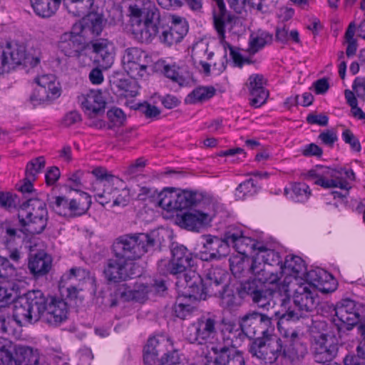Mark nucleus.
I'll return each mask as SVG.
<instances>
[{
  "label": "nucleus",
  "instance_id": "6e6552de",
  "mask_svg": "<svg viewBox=\"0 0 365 365\" xmlns=\"http://www.w3.org/2000/svg\"><path fill=\"white\" fill-rule=\"evenodd\" d=\"M18 218L21 227L26 233H41L47 225L48 212L46 203L38 198L28 199L21 205Z\"/></svg>",
  "mask_w": 365,
  "mask_h": 365
},
{
  "label": "nucleus",
  "instance_id": "ea45409f",
  "mask_svg": "<svg viewBox=\"0 0 365 365\" xmlns=\"http://www.w3.org/2000/svg\"><path fill=\"white\" fill-rule=\"evenodd\" d=\"M215 93V89L212 86H200L188 94L185 101L191 104L202 103L211 98Z\"/></svg>",
  "mask_w": 365,
  "mask_h": 365
},
{
  "label": "nucleus",
  "instance_id": "7ed1b4c3",
  "mask_svg": "<svg viewBox=\"0 0 365 365\" xmlns=\"http://www.w3.org/2000/svg\"><path fill=\"white\" fill-rule=\"evenodd\" d=\"M128 11L134 38L140 43H150L159 32L161 21L155 3L150 0L138 1L136 4H129Z\"/></svg>",
  "mask_w": 365,
  "mask_h": 365
},
{
  "label": "nucleus",
  "instance_id": "412c9836",
  "mask_svg": "<svg viewBox=\"0 0 365 365\" xmlns=\"http://www.w3.org/2000/svg\"><path fill=\"white\" fill-rule=\"evenodd\" d=\"M78 101L85 113L94 118L104 113L106 99L99 90H91L78 97Z\"/></svg>",
  "mask_w": 365,
  "mask_h": 365
},
{
  "label": "nucleus",
  "instance_id": "5701e85b",
  "mask_svg": "<svg viewBox=\"0 0 365 365\" xmlns=\"http://www.w3.org/2000/svg\"><path fill=\"white\" fill-rule=\"evenodd\" d=\"M211 351L215 355L213 365H245L242 352L233 347L212 345Z\"/></svg>",
  "mask_w": 365,
  "mask_h": 365
},
{
  "label": "nucleus",
  "instance_id": "6ab92c4d",
  "mask_svg": "<svg viewBox=\"0 0 365 365\" xmlns=\"http://www.w3.org/2000/svg\"><path fill=\"white\" fill-rule=\"evenodd\" d=\"M58 49L68 57H75L79 61L86 58V44L82 36L73 32H66L61 35L58 42Z\"/></svg>",
  "mask_w": 365,
  "mask_h": 365
},
{
  "label": "nucleus",
  "instance_id": "4c0bfd02",
  "mask_svg": "<svg viewBox=\"0 0 365 365\" xmlns=\"http://www.w3.org/2000/svg\"><path fill=\"white\" fill-rule=\"evenodd\" d=\"M332 171L333 173H331V175H336V178H331L333 184L334 185L333 187H339L341 190L349 191L351 187L347 180L352 181L355 180V173L354 171L351 169H332Z\"/></svg>",
  "mask_w": 365,
  "mask_h": 365
},
{
  "label": "nucleus",
  "instance_id": "3c124183",
  "mask_svg": "<svg viewBox=\"0 0 365 365\" xmlns=\"http://www.w3.org/2000/svg\"><path fill=\"white\" fill-rule=\"evenodd\" d=\"M46 165L44 157L39 156L29 161L26 168L25 174L26 179L35 180L36 175L41 172Z\"/></svg>",
  "mask_w": 365,
  "mask_h": 365
},
{
  "label": "nucleus",
  "instance_id": "603ef678",
  "mask_svg": "<svg viewBox=\"0 0 365 365\" xmlns=\"http://www.w3.org/2000/svg\"><path fill=\"white\" fill-rule=\"evenodd\" d=\"M157 1L160 6L166 9L180 7L183 1H185L192 10H199L202 8V0H157Z\"/></svg>",
  "mask_w": 365,
  "mask_h": 365
},
{
  "label": "nucleus",
  "instance_id": "a19ab883",
  "mask_svg": "<svg viewBox=\"0 0 365 365\" xmlns=\"http://www.w3.org/2000/svg\"><path fill=\"white\" fill-rule=\"evenodd\" d=\"M180 68L175 64H166L163 66V73L180 87L187 86L190 83L189 76H183L180 73Z\"/></svg>",
  "mask_w": 365,
  "mask_h": 365
},
{
  "label": "nucleus",
  "instance_id": "4468645a",
  "mask_svg": "<svg viewBox=\"0 0 365 365\" xmlns=\"http://www.w3.org/2000/svg\"><path fill=\"white\" fill-rule=\"evenodd\" d=\"M334 312L336 317L328 324L336 332L341 333L344 330H351L359 321V314L356 309V304L353 300H342L336 304Z\"/></svg>",
  "mask_w": 365,
  "mask_h": 365
},
{
  "label": "nucleus",
  "instance_id": "4d7b16f0",
  "mask_svg": "<svg viewBox=\"0 0 365 365\" xmlns=\"http://www.w3.org/2000/svg\"><path fill=\"white\" fill-rule=\"evenodd\" d=\"M117 87L123 91L125 96H135L138 94V86L135 81L120 79L116 82Z\"/></svg>",
  "mask_w": 365,
  "mask_h": 365
},
{
  "label": "nucleus",
  "instance_id": "49530a36",
  "mask_svg": "<svg viewBox=\"0 0 365 365\" xmlns=\"http://www.w3.org/2000/svg\"><path fill=\"white\" fill-rule=\"evenodd\" d=\"M259 187L253 179H248L241 182L235 190V197L238 200H242L247 197L253 196L257 193Z\"/></svg>",
  "mask_w": 365,
  "mask_h": 365
},
{
  "label": "nucleus",
  "instance_id": "79ce46f5",
  "mask_svg": "<svg viewBox=\"0 0 365 365\" xmlns=\"http://www.w3.org/2000/svg\"><path fill=\"white\" fill-rule=\"evenodd\" d=\"M66 5L76 16H84L90 12L95 11L96 0H64Z\"/></svg>",
  "mask_w": 365,
  "mask_h": 365
},
{
  "label": "nucleus",
  "instance_id": "0e129e2a",
  "mask_svg": "<svg viewBox=\"0 0 365 365\" xmlns=\"http://www.w3.org/2000/svg\"><path fill=\"white\" fill-rule=\"evenodd\" d=\"M305 274H307L313 286L317 287L322 286L325 278L327 277V272L323 269L306 271Z\"/></svg>",
  "mask_w": 365,
  "mask_h": 365
},
{
  "label": "nucleus",
  "instance_id": "1a4fd4ad",
  "mask_svg": "<svg viewBox=\"0 0 365 365\" xmlns=\"http://www.w3.org/2000/svg\"><path fill=\"white\" fill-rule=\"evenodd\" d=\"M26 63L35 67L40 63V58L28 56L24 44L7 41L0 46V75L9 73Z\"/></svg>",
  "mask_w": 365,
  "mask_h": 365
},
{
  "label": "nucleus",
  "instance_id": "5fc2aeb1",
  "mask_svg": "<svg viewBox=\"0 0 365 365\" xmlns=\"http://www.w3.org/2000/svg\"><path fill=\"white\" fill-rule=\"evenodd\" d=\"M114 197L113 203L110 204L111 207H124L130 202V192L128 189H118L114 187Z\"/></svg>",
  "mask_w": 365,
  "mask_h": 365
},
{
  "label": "nucleus",
  "instance_id": "423d86ee",
  "mask_svg": "<svg viewBox=\"0 0 365 365\" xmlns=\"http://www.w3.org/2000/svg\"><path fill=\"white\" fill-rule=\"evenodd\" d=\"M196 259L184 246L178 245L172 249V259H161L158 263V270L163 275L172 274L177 277L178 286L185 289L189 277H186L190 272H195Z\"/></svg>",
  "mask_w": 365,
  "mask_h": 365
},
{
  "label": "nucleus",
  "instance_id": "cd10ccee",
  "mask_svg": "<svg viewBox=\"0 0 365 365\" xmlns=\"http://www.w3.org/2000/svg\"><path fill=\"white\" fill-rule=\"evenodd\" d=\"M35 82L38 86L39 96L41 98L48 96L51 100H55L61 95L59 83L53 74H44L35 78Z\"/></svg>",
  "mask_w": 365,
  "mask_h": 365
},
{
  "label": "nucleus",
  "instance_id": "0eeeda50",
  "mask_svg": "<svg viewBox=\"0 0 365 365\" xmlns=\"http://www.w3.org/2000/svg\"><path fill=\"white\" fill-rule=\"evenodd\" d=\"M46 302V297L41 291L28 292L14 301V320L19 326L38 321L44 314Z\"/></svg>",
  "mask_w": 365,
  "mask_h": 365
},
{
  "label": "nucleus",
  "instance_id": "473e14b6",
  "mask_svg": "<svg viewBox=\"0 0 365 365\" xmlns=\"http://www.w3.org/2000/svg\"><path fill=\"white\" fill-rule=\"evenodd\" d=\"M39 352L37 349L25 346L21 347L16 353L15 358L11 357L9 365H38Z\"/></svg>",
  "mask_w": 365,
  "mask_h": 365
},
{
  "label": "nucleus",
  "instance_id": "de8ad7c7",
  "mask_svg": "<svg viewBox=\"0 0 365 365\" xmlns=\"http://www.w3.org/2000/svg\"><path fill=\"white\" fill-rule=\"evenodd\" d=\"M275 294L269 289H262L252 299V302L259 308L269 310L274 307L276 302L274 299Z\"/></svg>",
  "mask_w": 365,
  "mask_h": 365
},
{
  "label": "nucleus",
  "instance_id": "f257e3e1",
  "mask_svg": "<svg viewBox=\"0 0 365 365\" xmlns=\"http://www.w3.org/2000/svg\"><path fill=\"white\" fill-rule=\"evenodd\" d=\"M156 244L155 232L126 235L117 238L113 244L115 258L109 259L104 268L106 279L118 282L131 277L126 272L127 261L140 259L145 253L153 250Z\"/></svg>",
  "mask_w": 365,
  "mask_h": 365
},
{
  "label": "nucleus",
  "instance_id": "680f3d73",
  "mask_svg": "<svg viewBox=\"0 0 365 365\" xmlns=\"http://www.w3.org/2000/svg\"><path fill=\"white\" fill-rule=\"evenodd\" d=\"M17 205V196L9 192H0V206L6 210L15 208Z\"/></svg>",
  "mask_w": 365,
  "mask_h": 365
},
{
  "label": "nucleus",
  "instance_id": "a18cd8bd",
  "mask_svg": "<svg viewBox=\"0 0 365 365\" xmlns=\"http://www.w3.org/2000/svg\"><path fill=\"white\" fill-rule=\"evenodd\" d=\"M166 21L168 26L182 40L188 31L185 19L178 16L168 15L166 16Z\"/></svg>",
  "mask_w": 365,
  "mask_h": 365
},
{
  "label": "nucleus",
  "instance_id": "39448f33",
  "mask_svg": "<svg viewBox=\"0 0 365 365\" xmlns=\"http://www.w3.org/2000/svg\"><path fill=\"white\" fill-rule=\"evenodd\" d=\"M227 274V271L220 267L207 269L203 279L196 272H190L186 277L189 279L182 296L200 300L205 299L207 295H216L218 287L224 283Z\"/></svg>",
  "mask_w": 365,
  "mask_h": 365
},
{
  "label": "nucleus",
  "instance_id": "e2e57ef3",
  "mask_svg": "<svg viewBox=\"0 0 365 365\" xmlns=\"http://www.w3.org/2000/svg\"><path fill=\"white\" fill-rule=\"evenodd\" d=\"M269 267H267L264 264H251L249 271L254 274L258 282L262 284L261 277L268 278L272 272Z\"/></svg>",
  "mask_w": 365,
  "mask_h": 365
},
{
  "label": "nucleus",
  "instance_id": "bb28decb",
  "mask_svg": "<svg viewBox=\"0 0 365 365\" xmlns=\"http://www.w3.org/2000/svg\"><path fill=\"white\" fill-rule=\"evenodd\" d=\"M26 232L22 227L17 228L9 221H4L0 225V243L5 248L19 246L23 242L22 234Z\"/></svg>",
  "mask_w": 365,
  "mask_h": 365
},
{
  "label": "nucleus",
  "instance_id": "a211bd4d",
  "mask_svg": "<svg viewBox=\"0 0 365 365\" xmlns=\"http://www.w3.org/2000/svg\"><path fill=\"white\" fill-rule=\"evenodd\" d=\"M225 239H227L229 249L232 246L236 252L243 256H247L253 252L255 254L257 247L260 244L250 237L244 236L242 230L235 226L229 227L225 232Z\"/></svg>",
  "mask_w": 365,
  "mask_h": 365
},
{
  "label": "nucleus",
  "instance_id": "bf43d9fd",
  "mask_svg": "<svg viewBox=\"0 0 365 365\" xmlns=\"http://www.w3.org/2000/svg\"><path fill=\"white\" fill-rule=\"evenodd\" d=\"M15 273L16 269L9 259L1 257V260H0V279L4 280L12 279Z\"/></svg>",
  "mask_w": 365,
  "mask_h": 365
},
{
  "label": "nucleus",
  "instance_id": "69168bd1",
  "mask_svg": "<svg viewBox=\"0 0 365 365\" xmlns=\"http://www.w3.org/2000/svg\"><path fill=\"white\" fill-rule=\"evenodd\" d=\"M160 39L162 43L167 46H172L175 43L180 42L181 40L178 38V35L173 32V31L168 26L163 27Z\"/></svg>",
  "mask_w": 365,
  "mask_h": 365
},
{
  "label": "nucleus",
  "instance_id": "c85d7f7f",
  "mask_svg": "<svg viewBox=\"0 0 365 365\" xmlns=\"http://www.w3.org/2000/svg\"><path fill=\"white\" fill-rule=\"evenodd\" d=\"M81 24V32L83 36L94 38L98 36L106 25L103 15L96 11L87 14Z\"/></svg>",
  "mask_w": 365,
  "mask_h": 365
},
{
  "label": "nucleus",
  "instance_id": "72a5a7b5",
  "mask_svg": "<svg viewBox=\"0 0 365 365\" xmlns=\"http://www.w3.org/2000/svg\"><path fill=\"white\" fill-rule=\"evenodd\" d=\"M284 194L287 198L294 202H304L308 200L312 192L306 183L292 182L289 187L284 188Z\"/></svg>",
  "mask_w": 365,
  "mask_h": 365
},
{
  "label": "nucleus",
  "instance_id": "13d9d810",
  "mask_svg": "<svg viewBox=\"0 0 365 365\" xmlns=\"http://www.w3.org/2000/svg\"><path fill=\"white\" fill-rule=\"evenodd\" d=\"M194 310V307L182 302V297L177 299L174 306V312L177 317L185 319L190 316Z\"/></svg>",
  "mask_w": 365,
  "mask_h": 365
},
{
  "label": "nucleus",
  "instance_id": "c756f323",
  "mask_svg": "<svg viewBox=\"0 0 365 365\" xmlns=\"http://www.w3.org/2000/svg\"><path fill=\"white\" fill-rule=\"evenodd\" d=\"M178 220L182 227L189 230H198L210 222L209 215L198 210L185 212Z\"/></svg>",
  "mask_w": 365,
  "mask_h": 365
},
{
  "label": "nucleus",
  "instance_id": "f03ea898",
  "mask_svg": "<svg viewBox=\"0 0 365 365\" xmlns=\"http://www.w3.org/2000/svg\"><path fill=\"white\" fill-rule=\"evenodd\" d=\"M284 287H283V289L287 294L280 299L281 309L274 312L278 322L283 320L284 323L289 324L290 322H296L312 316L317 304L315 288L307 283L298 285L294 291V307H291L288 285L284 284Z\"/></svg>",
  "mask_w": 365,
  "mask_h": 365
},
{
  "label": "nucleus",
  "instance_id": "58836bf2",
  "mask_svg": "<svg viewBox=\"0 0 365 365\" xmlns=\"http://www.w3.org/2000/svg\"><path fill=\"white\" fill-rule=\"evenodd\" d=\"M217 292L220 294L221 305L223 307L232 309L240 305L242 299L240 293L232 287L225 285L222 292L218 289Z\"/></svg>",
  "mask_w": 365,
  "mask_h": 365
},
{
  "label": "nucleus",
  "instance_id": "4be33fe9",
  "mask_svg": "<svg viewBox=\"0 0 365 365\" xmlns=\"http://www.w3.org/2000/svg\"><path fill=\"white\" fill-rule=\"evenodd\" d=\"M44 314L46 322L53 326L61 324L67 319L68 308L67 303L56 297L46 298Z\"/></svg>",
  "mask_w": 365,
  "mask_h": 365
},
{
  "label": "nucleus",
  "instance_id": "9d476101",
  "mask_svg": "<svg viewBox=\"0 0 365 365\" xmlns=\"http://www.w3.org/2000/svg\"><path fill=\"white\" fill-rule=\"evenodd\" d=\"M219 323V317L212 313L202 315L187 327V339L192 344H206L211 349L215 345Z\"/></svg>",
  "mask_w": 365,
  "mask_h": 365
},
{
  "label": "nucleus",
  "instance_id": "2f4dec72",
  "mask_svg": "<svg viewBox=\"0 0 365 365\" xmlns=\"http://www.w3.org/2000/svg\"><path fill=\"white\" fill-rule=\"evenodd\" d=\"M51 258L46 253L35 255L29 262V269L34 277L38 278L46 274L51 268Z\"/></svg>",
  "mask_w": 365,
  "mask_h": 365
},
{
  "label": "nucleus",
  "instance_id": "e433bc0d",
  "mask_svg": "<svg viewBox=\"0 0 365 365\" xmlns=\"http://www.w3.org/2000/svg\"><path fill=\"white\" fill-rule=\"evenodd\" d=\"M333 173L332 169L329 168L319 167L314 170H311L308 172V176L314 180V184L319 185L324 188H332L333 184L331 178H335L336 175H331Z\"/></svg>",
  "mask_w": 365,
  "mask_h": 365
},
{
  "label": "nucleus",
  "instance_id": "c03bdc74",
  "mask_svg": "<svg viewBox=\"0 0 365 365\" xmlns=\"http://www.w3.org/2000/svg\"><path fill=\"white\" fill-rule=\"evenodd\" d=\"M196 202V195L189 191L176 190V196L173 202V211L188 208Z\"/></svg>",
  "mask_w": 365,
  "mask_h": 365
},
{
  "label": "nucleus",
  "instance_id": "f8f14e48",
  "mask_svg": "<svg viewBox=\"0 0 365 365\" xmlns=\"http://www.w3.org/2000/svg\"><path fill=\"white\" fill-rule=\"evenodd\" d=\"M282 340L279 337L267 333L262 337L255 339L250 347V352L264 363L272 364L282 356Z\"/></svg>",
  "mask_w": 365,
  "mask_h": 365
},
{
  "label": "nucleus",
  "instance_id": "20e7f679",
  "mask_svg": "<svg viewBox=\"0 0 365 365\" xmlns=\"http://www.w3.org/2000/svg\"><path fill=\"white\" fill-rule=\"evenodd\" d=\"M311 347L315 360L319 363L330 361L338 353L341 333L324 320L312 321Z\"/></svg>",
  "mask_w": 365,
  "mask_h": 365
},
{
  "label": "nucleus",
  "instance_id": "ddd939ff",
  "mask_svg": "<svg viewBox=\"0 0 365 365\" xmlns=\"http://www.w3.org/2000/svg\"><path fill=\"white\" fill-rule=\"evenodd\" d=\"M89 196H86L84 201L81 199L68 200L64 196H51L48 198L51 209L60 216L76 217L83 215L89 209L91 205Z\"/></svg>",
  "mask_w": 365,
  "mask_h": 365
},
{
  "label": "nucleus",
  "instance_id": "6e6d98bb",
  "mask_svg": "<svg viewBox=\"0 0 365 365\" xmlns=\"http://www.w3.org/2000/svg\"><path fill=\"white\" fill-rule=\"evenodd\" d=\"M92 173L100 180L101 183H103V186H106V183L117 184L118 182L121 181L119 178L112 175L106 168L102 167L95 168Z\"/></svg>",
  "mask_w": 365,
  "mask_h": 365
},
{
  "label": "nucleus",
  "instance_id": "338daca9",
  "mask_svg": "<svg viewBox=\"0 0 365 365\" xmlns=\"http://www.w3.org/2000/svg\"><path fill=\"white\" fill-rule=\"evenodd\" d=\"M106 188L102 192L96 193V200L102 205L113 203L114 187H110V184L106 185Z\"/></svg>",
  "mask_w": 365,
  "mask_h": 365
},
{
  "label": "nucleus",
  "instance_id": "864d4df0",
  "mask_svg": "<svg viewBox=\"0 0 365 365\" xmlns=\"http://www.w3.org/2000/svg\"><path fill=\"white\" fill-rule=\"evenodd\" d=\"M220 41L224 46L225 49L227 48L229 49L230 56L236 66L242 67L245 63L249 64L251 63V61L248 58H244L242 56L238 48L232 46V45L226 42L225 38L222 41L220 39Z\"/></svg>",
  "mask_w": 365,
  "mask_h": 365
},
{
  "label": "nucleus",
  "instance_id": "f3484780",
  "mask_svg": "<svg viewBox=\"0 0 365 365\" xmlns=\"http://www.w3.org/2000/svg\"><path fill=\"white\" fill-rule=\"evenodd\" d=\"M158 341L155 337L148 339L143 349V361L146 365H184L182 359L177 351L168 352L158 359Z\"/></svg>",
  "mask_w": 365,
  "mask_h": 365
},
{
  "label": "nucleus",
  "instance_id": "2eb2a0df",
  "mask_svg": "<svg viewBox=\"0 0 365 365\" xmlns=\"http://www.w3.org/2000/svg\"><path fill=\"white\" fill-rule=\"evenodd\" d=\"M147 54L136 47L124 51L122 63L124 71L133 79L141 78L147 74Z\"/></svg>",
  "mask_w": 365,
  "mask_h": 365
},
{
  "label": "nucleus",
  "instance_id": "aec40b11",
  "mask_svg": "<svg viewBox=\"0 0 365 365\" xmlns=\"http://www.w3.org/2000/svg\"><path fill=\"white\" fill-rule=\"evenodd\" d=\"M205 239L202 250L199 253L202 261L220 259L229 254L230 249L225 235L224 239L211 235L205 236Z\"/></svg>",
  "mask_w": 365,
  "mask_h": 365
},
{
  "label": "nucleus",
  "instance_id": "dca6fc26",
  "mask_svg": "<svg viewBox=\"0 0 365 365\" xmlns=\"http://www.w3.org/2000/svg\"><path fill=\"white\" fill-rule=\"evenodd\" d=\"M242 331L249 338L258 334L264 335L269 332L272 319L267 315L252 312L244 315L240 321Z\"/></svg>",
  "mask_w": 365,
  "mask_h": 365
},
{
  "label": "nucleus",
  "instance_id": "37998d69",
  "mask_svg": "<svg viewBox=\"0 0 365 365\" xmlns=\"http://www.w3.org/2000/svg\"><path fill=\"white\" fill-rule=\"evenodd\" d=\"M207 51H208L207 44L202 43V42L197 43L192 48V58H194L195 59H197V58L199 59L198 60L199 63L202 66L203 71L206 74L208 75L210 73V64L204 61L202 59V55H204V56L206 55L207 59H210L214 53H213V52L207 53Z\"/></svg>",
  "mask_w": 365,
  "mask_h": 365
},
{
  "label": "nucleus",
  "instance_id": "f704fd0d",
  "mask_svg": "<svg viewBox=\"0 0 365 365\" xmlns=\"http://www.w3.org/2000/svg\"><path fill=\"white\" fill-rule=\"evenodd\" d=\"M31 6L36 15L42 18H49L58 10L61 0H30Z\"/></svg>",
  "mask_w": 365,
  "mask_h": 365
},
{
  "label": "nucleus",
  "instance_id": "9b49d317",
  "mask_svg": "<svg viewBox=\"0 0 365 365\" xmlns=\"http://www.w3.org/2000/svg\"><path fill=\"white\" fill-rule=\"evenodd\" d=\"M277 328L286 344L282 347V356L292 364H299L307 354V346L302 340L299 331L289 324L277 322Z\"/></svg>",
  "mask_w": 365,
  "mask_h": 365
},
{
  "label": "nucleus",
  "instance_id": "09e8293b",
  "mask_svg": "<svg viewBox=\"0 0 365 365\" xmlns=\"http://www.w3.org/2000/svg\"><path fill=\"white\" fill-rule=\"evenodd\" d=\"M177 189L174 187H165L159 195L158 205L168 212L173 211V202L175 200Z\"/></svg>",
  "mask_w": 365,
  "mask_h": 365
},
{
  "label": "nucleus",
  "instance_id": "774afa93",
  "mask_svg": "<svg viewBox=\"0 0 365 365\" xmlns=\"http://www.w3.org/2000/svg\"><path fill=\"white\" fill-rule=\"evenodd\" d=\"M138 109L148 118H157L160 113V110L158 107L147 102L140 103Z\"/></svg>",
  "mask_w": 365,
  "mask_h": 365
},
{
  "label": "nucleus",
  "instance_id": "a878e982",
  "mask_svg": "<svg viewBox=\"0 0 365 365\" xmlns=\"http://www.w3.org/2000/svg\"><path fill=\"white\" fill-rule=\"evenodd\" d=\"M306 265L304 260L298 256L288 255L287 256L284 264L282 262L279 265L280 275L284 273L286 277L284 283L290 284V277H293L297 281L298 277L305 276Z\"/></svg>",
  "mask_w": 365,
  "mask_h": 365
},
{
  "label": "nucleus",
  "instance_id": "c9c22d12",
  "mask_svg": "<svg viewBox=\"0 0 365 365\" xmlns=\"http://www.w3.org/2000/svg\"><path fill=\"white\" fill-rule=\"evenodd\" d=\"M272 40V34L266 31L259 29L252 33L249 39V52L256 53L266 45L270 44Z\"/></svg>",
  "mask_w": 365,
  "mask_h": 365
},
{
  "label": "nucleus",
  "instance_id": "393cba45",
  "mask_svg": "<svg viewBox=\"0 0 365 365\" xmlns=\"http://www.w3.org/2000/svg\"><path fill=\"white\" fill-rule=\"evenodd\" d=\"M251 96L250 103L255 108H259L265 103L269 93L264 88V78L262 75H251L246 83Z\"/></svg>",
  "mask_w": 365,
  "mask_h": 365
},
{
  "label": "nucleus",
  "instance_id": "b1692460",
  "mask_svg": "<svg viewBox=\"0 0 365 365\" xmlns=\"http://www.w3.org/2000/svg\"><path fill=\"white\" fill-rule=\"evenodd\" d=\"M94 61L103 69L109 68L114 61V47L107 39L96 40L91 43Z\"/></svg>",
  "mask_w": 365,
  "mask_h": 365
},
{
  "label": "nucleus",
  "instance_id": "7c9ffc66",
  "mask_svg": "<svg viewBox=\"0 0 365 365\" xmlns=\"http://www.w3.org/2000/svg\"><path fill=\"white\" fill-rule=\"evenodd\" d=\"M281 263L282 259L278 252L261 244L257 247L252 262V264H264L267 267L279 266Z\"/></svg>",
  "mask_w": 365,
  "mask_h": 365
},
{
  "label": "nucleus",
  "instance_id": "052dcab7",
  "mask_svg": "<svg viewBox=\"0 0 365 365\" xmlns=\"http://www.w3.org/2000/svg\"><path fill=\"white\" fill-rule=\"evenodd\" d=\"M88 274V272L81 267H73L71 268L68 273L64 274L61 279L60 282V287L63 289L65 287V284L63 283L66 282V281L73 279H78L80 277L84 278Z\"/></svg>",
  "mask_w": 365,
  "mask_h": 365
},
{
  "label": "nucleus",
  "instance_id": "8fccbe9b",
  "mask_svg": "<svg viewBox=\"0 0 365 365\" xmlns=\"http://www.w3.org/2000/svg\"><path fill=\"white\" fill-rule=\"evenodd\" d=\"M276 40L282 43L286 44L289 42H293L297 44L301 43L299 34L297 30L289 31L286 26L277 28L276 29Z\"/></svg>",
  "mask_w": 365,
  "mask_h": 365
}]
</instances>
